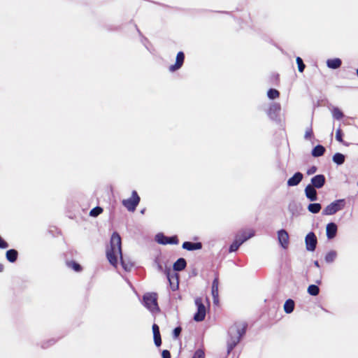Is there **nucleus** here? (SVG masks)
Instances as JSON below:
<instances>
[{
  "label": "nucleus",
  "mask_w": 358,
  "mask_h": 358,
  "mask_svg": "<svg viewBox=\"0 0 358 358\" xmlns=\"http://www.w3.org/2000/svg\"><path fill=\"white\" fill-rule=\"evenodd\" d=\"M121 237L117 232H114L110 238V245L106 249V257L110 264L117 268L118 260H120L122 268L128 271L132 267L129 261H126L122 257L121 248Z\"/></svg>",
  "instance_id": "nucleus-1"
},
{
  "label": "nucleus",
  "mask_w": 358,
  "mask_h": 358,
  "mask_svg": "<svg viewBox=\"0 0 358 358\" xmlns=\"http://www.w3.org/2000/svg\"><path fill=\"white\" fill-rule=\"evenodd\" d=\"M245 333L244 328L231 327L229 329V339L227 341V352L229 354L234 348L239 343L242 335Z\"/></svg>",
  "instance_id": "nucleus-2"
},
{
  "label": "nucleus",
  "mask_w": 358,
  "mask_h": 358,
  "mask_svg": "<svg viewBox=\"0 0 358 358\" xmlns=\"http://www.w3.org/2000/svg\"><path fill=\"white\" fill-rule=\"evenodd\" d=\"M345 206V199L336 200L327 206L322 211L324 215H332L344 208Z\"/></svg>",
  "instance_id": "nucleus-3"
},
{
  "label": "nucleus",
  "mask_w": 358,
  "mask_h": 358,
  "mask_svg": "<svg viewBox=\"0 0 358 358\" xmlns=\"http://www.w3.org/2000/svg\"><path fill=\"white\" fill-rule=\"evenodd\" d=\"M144 306L152 313L159 311L157 302V295L155 293H147L143 296Z\"/></svg>",
  "instance_id": "nucleus-4"
},
{
  "label": "nucleus",
  "mask_w": 358,
  "mask_h": 358,
  "mask_svg": "<svg viewBox=\"0 0 358 358\" xmlns=\"http://www.w3.org/2000/svg\"><path fill=\"white\" fill-rule=\"evenodd\" d=\"M140 202V197L136 191H133L129 199L122 201L123 206L131 212H134Z\"/></svg>",
  "instance_id": "nucleus-5"
},
{
  "label": "nucleus",
  "mask_w": 358,
  "mask_h": 358,
  "mask_svg": "<svg viewBox=\"0 0 358 358\" xmlns=\"http://www.w3.org/2000/svg\"><path fill=\"white\" fill-rule=\"evenodd\" d=\"M195 305L197 308V311L194 315V320L196 322H201L205 319L206 314V308L203 303L201 298H196L195 299Z\"/></svg>",
  "instance_id": "nucleus-6"
},
{
  "label": "nucleus",
  "mask_w": 358,
  "mask_h": 358,
  "mask_svg": "<svg viewBox=\"0 0 358 358\" xmlns=\"http://www.w3.org/2000/svg\"><path fill=\"white\" fill-rule=\"evenodd\" d=\"M306 248L308 251H314L316 248L317 240L313 232L308 233L305 238Z\"/></svg>",
  "instance_id": "nucleus-7"
},
{
  "label": "nucleus",
  "mask_w": 358,
  "mask_h": 358,
  "mask_svg": "<svg viewBox=\"0 0 358 358\" xmlns=\"http://www.w3.org/2000/svg\"><path fill=\"white\" fill-rule=\"evenodd\" d=\"M278 239L280 245L284 249L287 248L289 245V234L285 229L278 231Z\"/></svg>",
  "instance_id": "nucleus-8"
},
{
  "label": "nucleus",
  "mask_w": 358,
  "mask_h": 358,
  "mask_svg": "<svg viewBox=\"0 0 358 358\" xmlns=\"http://www.w3.org/2000/svg\"><path fill=\"white\" fill-rule=\"evenodd\" d=\"M184 59H185L184 53L182 52H179L176 56V63L169 66V71L171 72H174V71L180 69L183 64Z\"/></svg>",
  "instance_id": "nucleus-9"
},
{
  "label": "nucleus",
  "mask_w": 358,
  "mask_h": 358,
  "mask_svg": "<svg viewBox=\"0 0 358 358\" xmlns=\"http://www.w3.org/2000/svg\"><path fill=\"white\" fill-rule=\"evenodd\" d=\"M255 236V231L253 229L245 230L240 231L236 238L243 244L244 242Z\"/></svg>",
  "instance_id": "nucleus-10"
},
{
  "label": "nucleus",
  "mask_w": 358,
  "mask_h": 358,
  "mask_svg": "<svg viewBox=\"0 0 358 358\" xmlns=\"http://www.w3.org/2000/svg\"><path fill=\"white\" fill-rule=\"evenodd\" d=\"M325 181L324 176L319 174L311 178V185L315 189H320L324 185Z\"/></svg>",
  "instance_id": "nucleus-11"
},
{
  "label": "nucleus",
  "mask_w": 358,
  "mask_h": 358,
  "mask_svg": "<svg viewBox=\"0 0 358 358\" xmlns=\"http://www.w3.org/2000/svg\"><path fill=\"white\" fill-rule=\"evenodd\" d=\"M305 195L310 201H315L317 199V191L311 185H308L305 188Z\"/></svg>",
  "instance_id": "nucleus-12"
},
{
  "label": "nucleus",
  "mask_w": 358,
  "mask_h": 358,
  "mask_svg": "<svg viewBox=\"0 0 358 358\" xmlns=\"http://www.w3.org/2000/svg\"><path fill=\"white\" fill-rule=\"evenodd\" d=\"M337 229H338L337 225L334 222H330L327 224L326 234H327V237L328 238V239H332L336 236V233H337Z\"/></svg>",
  "instance_id": "nucleus-13"
},
{
  "label": "nucleus",
  "mask_w": 358,
  "mask_h": 358,
  "mask_svg": "<svg viewBox=\"0 0 358 358\" xmlns=\"http://www.w3.org/2000/svg\"><path fill=\"white\" fill-rule=\"evenodd\" d=\"M303 176L300 172H296L294 175L287 180V185L293 187L298 185L303 180Z\"/></svg>",
  "instance_id": "nucleus-14"
},
{
  "label": "nucleus",
  "mask_w": 358,
  "mask_h": 358,
  "mask_svg": "<svg viewBox=\"0 0 358 358\" xmlns=\"http://www.w3.org/2000/svg\"><path fill=\"white\" fill-rule=\"evenodd\" d=\"M218 287H219V280L217 278H215L212 284L211 293L213 298V302L215 304H217L219 302L218 299Z\"/></svg>",
  "instance_id": "nucleus-15"
},
{
  "label": "nucleus",
  "mask_w": 358,
  "mask_h": 358,
  "mask_svg": "<svg viewBox=\"0 0 358 358\" xmlns=\"http://www.w3.org/2000/svg\"><path fill=\"white\" fill-rule=\"evenodd\" d=\"M182 248L189 251L200 250L202 248V244L199 242L192 243L186 241L182 243Z\"/></svg>",
  "instance_id": "nucleus-16"
},
{
  "label": "nucleus",
  "mask_w": 358,
  "mask_h": 358,
  "mask_svg": "<svg viewBox=\"0 0 358 358\" xmlns=\"http://www.w3.org/2000/svg\"><path fill=\"white\" fill-rule=\"evenodd\" d=\"M152 331L154 336V341L157 346H159L162 343L161 336L159 333V328L157 324L152 325Z\"/></svg>",
  "instance_id": "nucleus-17"
},
{
  "label": "nucleus",
  "mask_w": 358,
  "mask_h": 358,
  "mask_svg": "<svg viewBox=\"0 0 358 358\" xmlns=\"http://www.w3.org/2000/svg\"><path fill=\"white\" fill-rule=\"evenodd\" d=\"M342 62L338 58L330 59L327 61V66L329 69H336L341 66Z\"/></svg>",
  "instance_id": "nucleus-18"
},
{
  "label": "nucleus",
  "mask_w": 358,
  "mask_h": 358,
  "mask_svg": "<svg viewBox=\"0 0 358 358\" xmlns=\"http://www.w3.org/2000/svg\"><path fill=\"white\" fill-rule=\"evenodd\" d=\"M294 301L292 299H287L283 306L284 310L286 313L289 314L293 312L294 309Z\"/></svg>",
  "instance_id": "nucleus-19"
},
{
  "label": "nucleus",
  "mask_w": 358,
  "mask_h": 358,
  "mask_svg": "<svg viewBox=\"0 0 358 358\" xmlns=\"http://www.w3.org/2000/svg\"><path fill=\"white\" fill-rule=\"evenodd\" d=\"M186 261L183 258L178 259L173 264V269L177 271L183 270L186 266Z\"/></svg>",
  "instance_id": "nucleus-20"
},
{
  "label": "nucleus",
  "mask_w": 358,
  "mask_h": 358,
  "mask_svg": "<svg viewBox=\"0 0 358 358\" xmlns=\"http://www.w3.org/2000/svg\"><path fill=\"white\" fill-rule=\"evenodd\" d=\"M325 152V148L322 145H318L315 146L312 150V155L313 157H320L323 155Z\"/></svg>",
  "instance_id": "nucleus-21"
},
{
  "label": "nucleus",
  "mask_w": 358,
  "mask_h": 358,
  "mask_svg": "<svg viewBox=\"0 0 358 358\" xmlns=\"http://www.w3.org/2000/svg\"><path fill=\"white\" fill-rule=\"evenodd\" d=\"M6 259L10 262H15L17 257V252L15 250L11 249L6 252Z\"/></svg>",
  "instance_id": "nucleus-22"
},
{
  "label": "nucleus",
  "mask_w": 358,
  "mask_h": 358,
  "mask_svg": "<svg viewBox=\"0 0 358 358\" xmlns=\"http://www.w3.org/2000/svg\"><path fill=\"white\" fill-rule=\"evenodd\" d=\"M168 240H169V237L164 236L163 234L159 233L155 236V241L159 244H162V245L169 244Z\"/></svg>",
  "instance_id": "nucleus-23"
},
{
  "label": "nucleus",
  "mask_w": 358,
  "mask_h": 358,
  "mask_svg": "<svg viewBox=\"0 0 358 358\" xmlns=\"http://www.w3.org/2000/svg\"><path fill=\"white\" fill-rule=\"evenodd\" d=\"M337 257V252L335 250H331L327 253L324 259L327 263H332Z\"/></svg>",
  "instance_id": "nucleus-24"
},
{
  "label": "nucleus",
  "mask_w": 358,
  "mask_h": 358,
  "mask_svg": "<svg viewBox=\"0 0 358 358\" xmlns=\"http://www.w3.org/2000/svg\"><path fill=\"white\" fill-rule=\"evenodd\" d=\"M322 206L318 203H310L308 206V210L312 213H317L320 211Z\"/></svg>",
  "instance_id": "nucleus-25"
},
{
  "label": "nucleus",
  "mask_w": 358,
  "mask_h": 358,
  "mask_svg": "<svg viewBox=\"0 0 358 358\" xmlns=\"http://www.w3.org/2000/svg\"><path fill=\"white\" fill-rule=\"evenodd\" d=\"M333 161L338 165L343 164L345 162V156L341 153H336L333 156Z\"/></svg>",
  "instance_id": "nucleus-26"
},
{
  "label": "nucleus",
  "mask_w": 358,
  "mask_h": 358,
  "mask_svg": "<svg viewBox=\"0 0 358 358\" xmlns=\"http://www.w3.org/2000/svg\"><path fill=\"white\" fill-rule=\"evenodd\" d=\"M280 110V105L278 103H274L271 105L268 110V115L272 116V114H275Z\"/></svg>",
  "instance_id": "nucleus-27"
},
{
  "label": "nucleus",
  "mask_w": 358,
  "mask_h": 358,
  "mask_svg": "<svg viewBox=\"0 0 358 358\" xmlns=\"http://www.w3.org/2000/svg\"><path fill=\"white\" fill-rule=\"evenodd\" d=\"M332 116L336 120H341L343 117V112L337 107H334L331 110Z\"/></svg>",
  "instance_id": "nucleus-28"
},
{
  "label": "nucleus",
  "mask_w": 358,
  "mask_h": 358,
  "mask_svg": "<svg viewBox=\"0 0 358 358\" xmlns=\"http://www.w3.org/2000/svg\"><path fill=\"white\" fill-rule=\"evenodd\" d=\"M308 293L311 296H317L320 292L319 287L315 285H310L308 287Z\"/></svg>",
  "instance_id": "nucleus-29"
},
{
  "label": "nucleus",
  "mask_w": 358,
  "mask_h": 358,
  "mask_svg": "<svg viewBox=\"0 0 358 358\" xmlns=\"http://www.w3.org/2000/svg\"><path fill=\"white\" fill-rule=\"evenodd\" d=\"M279 92L275 89H270L267 92V96L271 99H275L279 96Z\"/></svg>",
  "instance_id": "nucleus-30"
},
{
  "label": "nucleus",
  "mask_w": 358,
  "mask_h": 358,
  "mask_svg": "<svg viewBox=\"0 0 358 358\" xmlns=\"http://www.w3.org/2000/svg\"><path fill=\"white\" fill-rule=\"evenodd\" d=\"M242 245L241 242H240L236 238L235 241L231 243V245L229 247V252H233L236 251L240 245Z\"/></svg>",
  "instance_id": "nucleus-31"
},
{
  "label": "nucleus",
  "mask_w": 358,
  "mask_h": 358,
  "mask_svg": "<svg viewBox=\"0 0 358 358\" xmlns=\"http://www.w3.org/2000/svg\"><path fill=\"white\" fill-rule=\"evenodd\" d=\"M103 210L101 207H95L90 212V215L92 217H96L102 213Z\"/></svg>",
  "instance_id": "nucleus-32"
},
{
  "label": "nucleus",
  "mask_w": 358,
  "mask_h": 358,
  "mask_svg": "<svg viewBox=\"0 0 358 358\" xmlns=\"http://www.w3.org/2000/svg\"><path fill=\"white\" fill-rule=\"evenodd\" d=\"M69 267L73 268L74 271L78 272L81 271V266L80 264L75 262H70L67 263Z\"/></svg>",
  "instance_id": "nucleus-33"
},
{
  "label": "nucleus",
  "mask_w": 358,
  "mask_h": 358,
  "mask_svg": "<svg viewBox=\"0 0 358 358\" xmlns=\"http://www.w3.org/2000/svg\"><path fill=\"white\" fill-rule=\"evenodd\" d=\"M296 62L298 65L299 71L303 72L305 69V64H303L302 59L299 57H297L296 59Z\"/></svg>",
  "instance_id": "nucleus-34"
},
{
  "label": "nucleus",
  "mask_w": 358,
  "mask_h": 358,
  "mask_svg": "<svg viewBox=\"0 0 358 358\" xmlns=\"http://www.w3.org/2000/svg\"><path fill=\"white\" fill-rule=\"evenodd\" d=\"M205 357V353L204 351L201 349H198L194 352L192 358H204Z\"/></svg>",
  "instance_id": "nucleus-35"
},
{
  "label": "nucleus",
  "mask_w": 358,
  "mask_h": 358,
  "mask_svg": "<svg viewBox=\"0 0 358 358\" xmlns=\"http://www.w3.org/2000/svg\"><path fill=\"white\" fill-rule=\"evenodd\" d=\"M182 329L180 327L175 328L173 331V336L174 338H177L180 334Z\"/></svg>",
  "instance_id": "nucleus-36"
},
{
  "label": "nucleus",
  "mask_w": 358,
  "mask_h": 358,
  "mask_svg": "<svg viewBox=\"0 0 358 358\" xmlns=\"http://www.w3.org/2000/svg\"><path fill=\"white\" fill-rule=\"evenodd\" d=\"M336 139L341 142V143H343V138H342V131H341V129H338L336 130Z\"/></svg>",
  "instance_id": "nucleus-37"
},
{
  "label": "nucleus",
  "mask_w": 358,
  "mask_h": 358,
  "mask_svg": "<svg viewBox=\"0 0 358 358\" xmlns=\"http://www.w3.org/2000/svg\"><path fill=\"white\" fill-rule=\"evenodd\" d=\"M169 244L176 245L178 243V240L176 236L169 237Z\"/></svg>",
  "instance_id": "nucleus-38"
},
{
  "label": "nucleus",
  "mask_w": 358,
  "mask_h": 358,
  "mask_svg": "<svg viewBox=\"0 0 358 358\" xmlns=\"http://www.w3.org/2000/svg\"><path fill=\"white\" fill-rule=\"evenodd\" d=\"M312 134H313L312 128L311 127L308 128L305 132L304 137H305V138L308 139L311 137Z\"/></svg>",
  "instance_id": "nucleus-39"
},
{
  "label": "nucleus",
  "mask_w": 358,
  "mask_h": 358,
  "mask_svg": "<svg viewBox=\"0 0 358 358\" xmlns=\"http://www.w3.org/2000/svg\"><path fill=\"white\" fill-rule=\"evenodd\" d=\"M8 247V244L0 236V248L5 249Z\"/></svg>",
  "instance_id": "nucleus-40"
},
{
  "label": "nucleus",
  "mask_w": 358,
  "mask_h": 358,
  "mask_svg": "<svg viewBox=\"0 0 358 358\" xmlns=\"http://www.w3.org/2000/svg\"><path fill=\"white\" fill-rule=\"evenodd\" d=\"M162 355L163 358H171V354L169 351L166 350L162 351Z\"/></svg>",
  "instance_id": "nucleus-41"
},
{
  "label": "nucleus",
  "mask_w": 358,
  "mask_h": 358,
  "mask_svg": "<svg viewBox=\"0 0 358 358\" xmlns=\"http://www.w3.org/2000/svg\"><path fill=\"white\" fill-rule=\"evenodd\" d=\"M316 170H317V169L315 166H313L311 169L308 170L307 173L308 175H312L316 171Z\"/></svg>",
  "instance_id": "nucleus-42"
},
{
  "label": "nucleus",
  "mask_w": 358,
  "mask_h": 358,
  "mask_svg": "<svg viewBox=\"0 0 358 358\" xmlns=\"http://www.w3.org/2000/svg\"><path fill=\"white\" fill-rule=\"evenodd\" d=\"M314 265H315L316 267H320V264H319V263H318V262H317V261H315V262H314Z\"/></svg>",
  "instance_id": "nucleus-43"
},
{
  "label": "nucleus",
  "mask_w": 358,
  "mask_h": 358,
  "mask_svg": "<svg viewBox=\"0 0 358 358\" xmlns=\"http://www.w3.org/2000/svg\"><path fill=\"white\" fill-rule=\"evenodd\" d=\"M3 265L0 264V272L3 271Z\"/></svg>",
  "instance_id": "nucleus-44"
},
{
  "label": "nucleus",
  "mask_w": 358,
  "mask_h": 358,
  "mask_svg": "<svg viewBox=\"0 0 358 358\" xmlns=\"http://www.w3.org/2000/svg\"><path fill=\"white\" fill-rule=\"evenodd\" d=\"M167 278H168L169 280L171 281V277H170L169 274L167 275Z\"/></svg>",
  "instance_id": "nucleus-45"
},
{
  "label": "nucleus",
  "mask_w": 358,
  "mask_h": 358,
  "mask_svg": "<svg viewBox=\"0 0 358 358\" xmlns=\"http://www.w3.org/2000/svg\"><path fill=\"white\" fill-rule=\"evenodd\" d=\"M357 75L358 76V69H357Z\"/></svg>",
  "instance_id": "nucleus-46"
},
{
  "label": "nucleus",
  "mask_w": 358,
  "mask_h": 358,
  "mask_svg": "<svg viewBox=\"0 0 358 358\" xmlns=\"http://www.w3.org/2000/svg\"><path fill=\"white\" fill-rule=\"evenodd\" d=\"M357 185H358V182H357Z\"/></svg>",
  "instance_id": "nucleus-47"
}]
</instances>
